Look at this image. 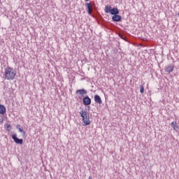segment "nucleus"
Masks as SVG:
<instances>
[{"instance_id":"f3484780","label":"nucleus","mask_w":179,"mask_h":179,"mask_svg":"<svg viewBox=\"0 0 179 179\" xmlns=\"http://www.w3.org/2000/svg\"><path fill=\"white\" fill-rule=\"evenodd\" d=\"M88 179H93L92 176H90Z\"/></svg>"},{"instance_id":"9b49d317","label":"nucleus","mask_w":179,"mask_h":179,"mask_svg":"<svg viewBox=\"0 0 179 179\" xmlns=\"http://www.w3.org/2000/svg\"><path fill=\"white\" fill-rule=\"evenodd\" d=\"M171 125L173 128V130L178 132V131L179 130V127L178 125H177V122H172L171 123Z\"/></svg>"},{"instance_id":"0eeeda50","label":"nucleus","mask_w":179,"mask_h":179,"mask_svg":"<svg viewBox=\"0 0 179 179\" xmlns=\"http://www.w3.org/2000/svg\"><path fill=\"white\" fill-rule=\"evenodd\" d=\"M85 6H87V12L88 15H92V13L93 12V6L92 5V3H86Z\"/></svg>"},{"instance_id":"f257e3e1","label":"nucleus","mask_w":179,"mask_h":179,"mask_svg":"<svg viewBox=\"0 0 179 179\" xmlns=\"http://www.w3.org/2000/svg\"><path fill=\"white\" fill-rule=\"evenodd\" d=\"M15 76H16V71L15 69L12 67L7 66L4 71L5 79L7 80H13V79H15Z\"/></svg>"},{"instance_id":"6e6552de","label":"nucleus","mask_w":179,"mask_h":179,"mask_svg":"<svg viewBox=\"0 0 179 179\" xmlns=\"http://www.w3.org/2000/svg\"><path fill=\"white\" fill-rule=\"evenodd\" d=\"M76 94H79V96H80L81 97H83V96H85V94H87V91L85 89L83 90H78L76 91Z\"/></svg>"},{"instance_id":"7ed1b4c3","label":"nucleus","mask_w":179,"mask_h":179,"mask_svg":"<svg viewBox=\"0 0 179 179\" xmlns=\"http://www.w3.org/2000/svg\"><path fill=\"white\" fill-rule=\"evenodd\" d=\"M105 12L106 13H110V15H113V16H115V15H118V13H120L118 8H113L111 6H106Z\"/></svg>"},{"instance_id":"dca6fc26","label":"nucleus","mask_w":179,"mask_h":179,"mask_svg":"<svg viewBox=\"0 0 179 179\" xmlns=\"http://www.w3.org/2000/svg\"><path fill=\"white\" fill-rule=\"evenodd\" d=\"M6 129L7 131H10V129H12V127H10V124H6Z\"/></svg>"},{"instance_id":"423d86ee","label":"nucleus","mask_w":179,"mask_h":179,"mask_svg":"<svg viewBox=\"0 0 179 179\" xmlns=\"http://www.w3.org/2000/svg\"><path fill=\"white\" fill-rule=\"evenodd\" d=\"M84 106H90L92 104V99L89 97V96H86L83 99Z\"/></svg>"},{"instance_id":"39448f33","label":"nucleus","mask_w":179,"mask_h":179,"mask_svg":"<svg viewBox=\"0 0 179 179\" xmlns=\"http://www.w3.org/2000/svg\"><path fill=\"white\" fill-rule=\"evenodd\" d=\"M173 71H174V64H171L165 66V72H167V73H171Z\"/></svg>"},{"instance_id":"9d476101","label":"nucleus","mask_w":179,"mask_h":179,"mask_svg":"<svg viewBox=\"0 0 179 179\" xmlns=\"http://www.w3.org/2000/svg\"><path fill=\"white\" fill-rule=\"evenodd\" d=\"M94 101L95 103H97V104H103V101L101 100V98L98 94L94 95Z\"/></svg>"},{"instance_id":"f03ea898","label":"nucleus","mask_w":179,"mask_h":179,"mask_svg":"<svg viewBox=\"0 0 179 179\" xmlns=\"http://www.w3.org/2000/svg\"><path fill=\"white\" fill-rule=\"evenodd\" d=\"M80 117L83 118V122H84V125H90V116L87 111L85 110H82L80 111Z\"/></svg>"},{"instance_id":"ddd939ff","label":"nucleus","mask_w":179,"mask_h":179,"mask_svg":"<svg viewBox=\"0 0 179 179\" xmlns=\"http://www.w3.org/2000/svg\"><path fill=\"white\" fill-rule=\"evenodd\" d=\"M16 128H17L20 132H23L24 135V134H26V132H24V131H23V129L20 127V125L17 124Z\"/></svg>"},{"instance_id":"1a4fd4ad","label":"nucleus","mask_w":179,"mask_h":179,"mask_svg":"<svg viewBox=\"0 0 179 179\" xmlns=\"http://www.w3.org/2000/svg\"><path fill=\"white\" fill-rule=\"evenodd\" d=\"M112 20L113 22H121V20H122V17H121V15H118V14H116L112 17Z\"/></svg>"},{"instance_id":"20e7f679","label":"nucleus","mask_w":179,"mask_h":179,"mask_svg":"<svg viewBox=\"0 0 179 179\" xmlns=\"http://www.w3.org/2000/svg\"><path fill=\"white\" fill-rule=\"evenodd\" d=\"M12 138L13 139L14 142L18 145H22L23 143V139L17 138V134H16L12 135Z\"/></svg>"},{"instance_id":"4468645a","label":"nucleus","mask_w":179,"mask_h":179,"mask_svg":"<svg viewBox=\"0 0 179 179\" xmlns=\"http://www.w3.org/2000/svg\"><path fill=\"white\" fill-rule=\"evenodd\" d=\"M140 92H141V93H144V92H145V87H143V85H140Z\"/></svg>"},{"instance_id":"2eb2a0df","label":"nucleus","mask_w":179,"mask_h":179,"mask_svg":"<svg viewBox=\"0 0 179 179\" xmlns=\"http://www.w3.org/2000/svg\"><path fill=\"white\" fill-rule=\"evenodd\" d=\"M119 36L120 37V38H122V40H124V41H127V37H125L124 35L119 34Z\"/></svg>"},{"instance_id":"f8f14e48","label":"nucleus","mask_w":179,"mask_h":179,"mask_svg":"<svg viewBox=\"0 0 179 179\" xmlns=\"http://www.w3.org/2000/svg\"><path fill=\"white\" fill-rule=\"evenodd\" d=\"M6 113V108L3 105H0V114H5Z\"/></svg>"}]
</instances>
